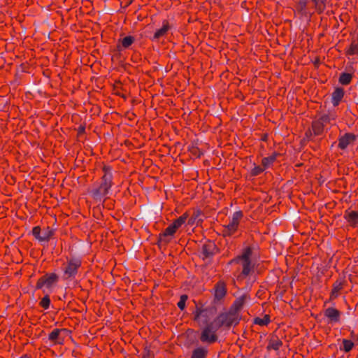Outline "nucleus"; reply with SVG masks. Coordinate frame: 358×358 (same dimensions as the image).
Instances as JSON below:
<instances>
[{
    "instance_id": "1",
    "label": "nucleus",
    "mask_w": 358,
    "mask_h": 358,
    "mask_svg": "<svg viewBox=\"0 0 358 358\" xmlns=\"http://www.w3.org/2000/svg\"><path fill=\"white\" fill-rule=\"evenodd\" d=\"M194 321L203 327L199 339L203 343H213L217 340V331L224 325V282L215 287L214 299L210 306H196Z\"/></svg>"
},
{
    "instance_id": "2",
    "label": "nucleus",
    "mask_w": 358,
    "mask_h": 358,
    "mask_svg": "<svg viewBox=\"0 0 358 358\" xmlns=\"http://www.w3.org/2000/svg\"><path fill=\"white\" fill-rule=\"evenodd\" d=\"M103 175L101 178L99 183L94 184L89 193L96 201H101L109 193L113 185V173L110 166H104L103 167Z\"/></svg>"
},
{
    "instance_id": "3",
    "label": "nucleus",
    "mask_w": 358,
    "mask_h": 358,
    "mask_svg": "<svg viewBox=\"0 0 358 358\" xmlns=\"http://www.w3.org/2000/svg\"><path fill=\"white\" fill-rule=\"evenodd\" d=\"M81 260L77 258L68 259L66 264L64 265L62 271L64 280H72L78 274V269L81 266Z\"/></svg>"
},
{
    "instance_id": "4",
    "label": "nucleus",
    "mask_w": 358,
    "mask_h": 358,
    "mask_svg": "<svg viewBox=\"0 0 358 358\" xmlns=\"http://www.w3.org/2000/svg\"><path fill=\"white\" fill-rule=\"evenodd\" d=\"M252 255V250L247 248L244 250L242 255L238 257V262L242 266V271L240 277H246L253 269V265L251 263L250 257Z\"/></svg>"
},
{
    "instance_id": "5",
    "label": "nucleus",
    "mask_w": 358,
    "mask_h": 358,
    "mask_svg": "<svg viewBox=\"0 0 358 358\" xmlns=\"http://www.w3.org/2000/svg\"><path fill=\"white\" fill-rule=\"evenodd\" d=\"M59 281V276L55 273H47L37 280L36 288L41 289L45 287L48 289L54 288Z\"/></svg>"
},
{
    "instance_id": "6",
    "label": "nucleus",
    "mask_w": 358,
    "mask_h": 358,
    "mask_svg": "<svg viewBox=\"0 0 358 358\" xmlns=\"http://www.w3.org/2000/svg\"><path fill=\"white\" fill-rule=\"evenodd\" d=\"M217 248L215 244L210 241H206L199 248L198 252L199 257L203 259L206 260L210 259L216 252Z\"/></svg>"
},
{
    "instance_id": "7",
    "label": "nucleus",
    "mask_w": 358,
    "mask_h": 358,
    "mask_svg": "<svg viewBox=\"0 0 358 358\" xmlns=\"http://www.w3.org/2000/svg\"><path fill=\"white\" fill-rule=\"evenodd\" d=\"M243 217L241 211L235 212L230 220L229 223L225 226V236H231L238 231L240 220Z\"/></svg>"
},
{
    "instance_id": "8",
    "label": "nucleus",
    "mask_w": 358,
    "mask_h": 358,
    "mask_svg": "<svg viewBox=\"0 0 358 358\" xmlns=\"http://www.w3.org/2000/svg\"><path fill=\"white\" fill-rule=\"evenodd\" d=\"M53 234L54 231L49 227H47L42 232L39 226L34 227L32 229V235L40 242L48 241Z\"/></svg>"
},
{
    "instance_id": "9",
    "label": "nucleus",
    "mask_w": 358,
    "mask_h": 358,
    "mask_svg": "<svg viewBox=\"0 0 358 358\" xmlns=\"http://www.w3.org/2000/svg\"><path fill=\"white\" fill-rule=\"evenodd\" d=\"M135 41V37L131 35L119 38L116 45L117 51L120 53L127 49H129Z\"/></svg>"
},
{
    "instance_id": "10",
    "label": "nucleus",
    "mask_w": 358,
    "mask_h": 358,
    "mask_svg": "<svg viewBox=\"0 0 358 358\" xmlns=\"http://www.w3.org/2000/svg\"><path fill=\"white\" fill-rule=\"evenodd\" d=\"M357 139V136L352 133H346L338 138V148L345 150L347 147L353 143Z\"/></svg>"
},
{
    "instance_id": "11",
    "label": "nucleus",
    "mask_w": 358,
    "mask_h": 358,
    "mask_svg": "<svg viewBox=\"0 0 358 358\" xmlns=\"http://www.w3.org/2000/svg\"><path fill=\"white\" fill-rule=\"evenodd\" d=\"M240 320L239 313L230 309L227 313H225V328L236 326L238 324Z\"/></svg>"
},
{
    "instance_id": "12",
    "label": "nucleus",
    "mask_w": 358,
    "mask_h": 358,
    "mask_svg": "<svg viewBox=\"0 0 358 358\" xmlns=\"http://www.w3.org/2000/svg\"><path fill=\"white\" fill-rule=\"evenodd\" d=\"M178 229L176 227L171 224L165 230L159 234V242L167 243L170 241V238L169 237L173 236Z\"/></svg>"
},
{
    "instance_id": "13",
    "label": "nucleus",
    "mask_w": 358,
    "mask_h": 358,
    "mask_svg": "<svg viewBox=\"0 0 358 358\" xmlns=\"http://www.w3.org/2000/svg\"><path fill=\"white\" fill-rule=\"evenodd\" d=\"M324 315L329 319L330 322L336 323L340 321L341 312L334 308L329 307L327 308L324 312Z\"/></svg>"
},
{
    "instance_id": "14",
    "label": "nucleus",
    "mask_w": 358,
    "mask_h": 358,
    "mask_svg": "<svg viewBox=\"0 0 358 358\" xmlns=\"http://www.w3.org/2000/svg\"><path fill=\"white\" fill-rule=\"evenodd\" d=\"M344 218L351 227L358 226V211L347 210L345 211Z\"/></svg>"
},
{
    "instance_id": "15",
    "label": "nucleus",
    "mask_w": 358,
    "mask_h": 358,
    "mask_svg": "<svg viewBox=\"0 0 358 358\" xmlns=\"http://www.w3.org/2000/svg\"><path fill=\"white\" fill-rule=\"evenodd\" d=\"M65 330V329H54L48 334V340L53 344H61L63 341V338L61 337V333Z\"/></svg>"
},
{
    "instance_id": "16",
    "label": "nucleus",
    "mask_w": 358,
    "mask_h": 358,
    "mask_svg": "<svg viewBox=\"0 0 358 358\" xmlns=\"http://www.w3.org/2000/svg\"><path fill=\"white\" fill-rule=\"evenodd\" d=\"M344 90L341 87H337L331 94V103L334 106H337L344 96Z\"/></svg>"
},
{
    "instance_id": "17",
    "label": "nucleus",
    "mask_w": 358,
    "mask_h": 358,
    "mask_svg": "<svg viewBox=\"0 0 358 358\" xmlns=\"http://www.w3.org/2000/svg\"><path fill=\"white\" fill-rule=\"evenodd\" d=\"M169 29H170V26H169V22L166 20H164L163 22L162 27L157 29L155 31L153 37L152 38V41L159 40L160 38L164 36L167 34V32Z\"/></svg>"
},
{
    "instance_id": "18",
    "label": "nucleus",
    "mask_w": 358,
    "mask_h": 358,
    "mask_svg": "<svg viewBox=\"0 0 358 358\" xmlns=\"http://www.w3.org/2000/svg\"><path fill=\"white\" fill-rule=\"evenodd\" d=\"M248 299L249 296L247 294L241 296L235 300L230 309L233 311L236 310V313H239V311L242 308L243 304Z\"/></svg>"
},
{
    "instance_id": "19",
    "label": "nucleus",
    "mask_w": 358,
    "mask_h": 358,
    "mask_svg": "<svg viewBox=\"0 0 358 358\" xmlns=\"http://www.w3.org/2000/svg\"><path fill=\"white\" fill-rule=\"evenodd\" d=\"M282 345V341L277 336H272L268 342L267 349L278 350Z\"/></svg>"
},
{
    "instance_id": "20",
    "label": "nucleus",
    "mask_w": 358,
    "mask_h": 358,
    "mask_svg": "<svg viewBox=\"0 0 358 358\" xmlns=\"http://www.w3.org/2000/svg\"><path fill=\"white\" fill-rule=\"evenodd\" d=\"M343 281L341 280H336L334 285L331 292V298L335 299L338 297L339 292L343 289Z\"/></svg>"
},
{
    "instance_id": "21",
    "label": "nucleus",
    "mask_w": 358,
    "mask_h": 358,
    "mask_svg": "<svg viewBox=\"0 0 358 358\" xmlns=\"http://www.w3.org/2000/svg\"><path fill=\"white\" fill-rule=\"evenodd\" d=\"M324 124L320 119L313 122L312 128L315 135H320L323 132Z\"/></svg>"
},
{
    "instance_id": "22",
    "label": "nucleus",
    "mask_w": 358,
    "mask_h": 358,
    "mask_svg": "<svg viewBox=\"0 0 358 358\" xmlns=\"http://www.w3.org/2000/svg\"><path fill=\"white\" fill-rule=\"evenodd\" d=\"M208 350L203 347H199L194 349L192 352L191 358H206Z\"/></svg>"
},
{
    "instance_id": "23",
    "label": "nucleus",
    "mask_w": 358,
    "mask_h": 358,
    "mask_svg": "<svg viewBox=\"0 0 358 358\" xmlns=\"http://www.w3.org/2000/svg\"><path fill=\"white\" fill-rule=\"evenodd\" d=\"M271 322L269 315H264L263 317H257L254 319L253 323L259 326H266Z\"/></svg>"
},
{
    "instance_id": "24",
    "label": "nucleus",
    "mask_w": 358,
    "mask_h": 358,
    "mask_svg": "<svg viewBox=\"0 0 358 358\" xmlns=\"http://www.w3.org/2000/svg\"><path fill=\"white\" fill-rule=\"evenodd\" d=\"M352 76L348 73H342L339 77V83L342 85H346L350 83Z\"/></svg>"
},
{
    "instance_id": "25",
    "label": "nucleus",
    "mask_w": 358,
    "mask_h": 358,
    "mask_svg": "<svg viewBox=\"0 0 358 358\" xmlns=\"http://www.w3.org/2000/svg\"><path fill=\"white\" fill-rule=\"evenodd\" d=\"M336 114L334 113L329 112L328 113L323 114L320 117V120L322 121V122L325 124L327 123H330L332 120H334L336 119Z\"/></svg>"
},
{
    "instance_id": "26",
    "label": "nucleus",
    "mask_w": 358,
    "mask_h": 358,
    "mask_svg": "<svg viewBox=\"0 0 358 358\" xmlns=\"http://www.w3.org/2000/svg\"><path fill=\"white\" fill-rule=\"evenodd\" d=\"M188 217V215L187 213L182 214L180 217H179L178 219L175 220L172 224H173L177 229H178L183 224L185 223Z\"/></svg>"
},
{
    "instance_id": "27",
    "label": "nucleus",
    "mask_w": 358,
    "mask_h": 358,
    "mask_svg": "<svg viewBox=\"0 0 358 358\" xmlns=\"http://www.w3.org/2000/svg\"><path fill=\"white\" fill-rule=\"evenodd\" d=\"M342 342L343 348H340L341 350H343L345 352H349L354 348L355 344L350 340L343 339Z\"/></svg>"
},
{
    "instance_id": "28",
    "label": "nucleus",
    "mask_w": 358,
    "mask_h": 358,
    "mask_svg": "<svg viewBox=\"0 0 358 358\" xmlns=\"http://www.w3.org/2000/svg\"><path fill=\"white\" fill-rule=\"evenodd\" d=\"M275 159L276 157L274 155L264 157L262 160V164L264 169H266L275 162Z\"/></svg>"
},
{
    "instance_id": "29",
    "label": "nucleus",
    "mask_w": 358,
    "mask_h": 358,
    "mask_svg": "<svg viewBox=\"0 0 358 358\" xmlns=\"http://www.w3.org/2000/svg\"><path fill=\"white\" fill-rule=\"evenodd\" d=\"M312 1L319 12H322L325 9L327 0H312Z\"/></svg>"
},
{
    "instance_id": "30",
    "label": "nucleus",
    "mask_w": 358,
    "mask_h": 358,
    "mask_svg": "<svg viewBox=\"0 0 358 358\" xmlns=\"http://www.w3.org/2000/svg\"><path fill=\"white\" fill-rule=\"evenodd\" d=\"M50 303L51 302H50V296H49V295L47 294L41 299V301L39 302V305L43 309L47 310L50 308Z\"/></svg>"
},
{
    "instance_id": "31",
    "label": "nucleus",
    "mask_w": 358,
    "mask_h": 358,
    "mask_svg": "<svg viewBox=\"0 0 358 358\" xmlns=\"http://www.w3.org/2000/svg\"><path fill=\"white\" fill-rule=\"evenodd\" d=\"M348 55H353L358 54V41H353L347 51Z\"/></svg>"
},
{
    "instance_id": "32",
    "label": "nucleus",
    "mask_w": 358,
    "mask_h": 358,
    "mask_svg": "<svg viewBox=\"0 0 358 358\" xmlns=\"http://www.w3.org/2000/svg\"><path fill=\"white\" fill-rule=\"evenodd\" d=\"M307 7V1L306 0H299L296 6V9L302 13H305Z\"/></svg>"
},
{
    "instance_id": "33",
    "label": "nucleus",
    "mask_w": 358,
    "mask_h": 358,
    "mask_svg": "<svg viewBox=\"0 0 358 358\" xmlns=\"http://www.w3.org/2000/svg\"><path fill=\"white\" fill-rule=\"evenodd\" d=\"M187 299H188V296H187V295H186V294H182V295H181V296H180V300H179V301L178 302L177 306H178V307L181 310H184V309H185V303H186V301H187Z\"/></svg>"
},
{
    "instance_id": "34",
    "label": "nucleus",
    "mask_w": 358,
    "mask_h": 358,
    "mask_svg": "<svg viewBox=\"0 0 358 358\" xmlns=\"http://www.w3.org/2000/svg\"><path fill=\"white\" fill-rule=\"evenodd\" d=\"M265 169L262 166H255L252 170V176H258L261 173H262L264 171Z\"/></svg>"
},
{
    "instance_id": "35",
    "label": "nucleus",
    "mask_w": 358,
    "mask_h": 358,
    "mask_svg": "<svg viewBox=\"0 0 358 358\" xmlns=\"http://www.w3.org/2000/svg\"><path fill=\"white\" fill-rule=\"evenodd\" d=\"M85 131V127H79V133L84 132Z\"/></svg>"
},
{
    "instance_id": "36",
    "label": "nucleus",
    "mask_w": 358,
    "mask_h": 358,
    "mask_svg": "<svg viewBox=\"0 0 358 358\" xmlns=\"http://www.w3.org/2000/svg\"><path fill=\"white\" fill-rule=\"evenodd\" d=\"M358 358V357H357Z\"/></svg>"
}]
</instances>
